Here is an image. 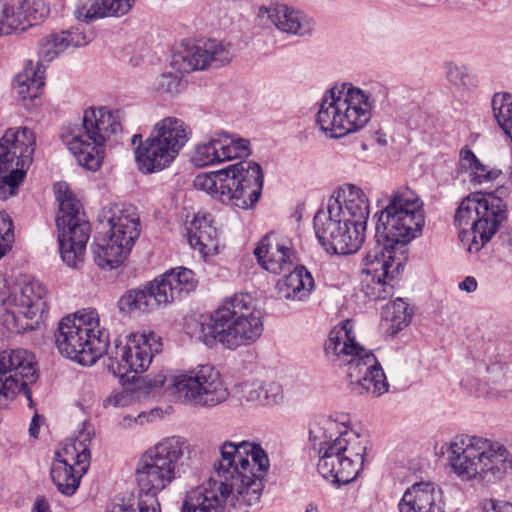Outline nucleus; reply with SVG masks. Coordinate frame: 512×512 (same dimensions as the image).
I'll list each match as a JSON object with an SVG mask.
<instances>
[{"label":"nucleus","mask_w":512,"mask_h":512,"mask_svg":"<svg viewBox=\"0 0 512 512\" xmlns=\"http://www.w3.org/2000/svg\"><path fill=\"white\" fill-rule=\"evenodd\" d=\"M425 224L423 202L415 191L402 186L394 190L376 224L375 245L363 259V276L395 278L403 269L406 244Z\"/></svg>","instance_id":"1"},{"label":"nucleus","mask_w":512,"mask_h":512,"mask_svg":"<svg viewBox=\"0 0 512 512\" xmlns=\"http://www.w3.org/2000/svg\"><path fill=\"white\" fill-rule=\"evenodd\" d=\"M220 459L214 465L219 480L225 487V498L233 506L246 509L260 499L264 479L269 470V459L265 450L255 443L226 441L220 446Z\"/></svg>","instance_id":"2"},{"label":"nucleus","mask_w":512,"mask_h":512,"mask_svg":"<svg viewBox=\"0 0 512 512\" xmlns=\"http://www.w3.org/2000/svg\"><path fill=\"white\" fill-rule=\"evenodd\" d=\"M324 356L332 366L346 369L354 393L380 396L387 392L385 373L373 352L356 341L351 320L330 331L324 343Z\"/></svg>","instance_id":"3"},{"label":"nucleus","mask_w":512,"mask_h":512,"mask_svg":"<svg viewBox=\"0 0 512 512\" xmlns=\"http://www.w3.org/2000/svg\"><path fill=\"white\" fill-rule=\"evenodd\" d=\"M262 312L255 299L237 293L223 300L205 321L195 322L192 336L206 344L217 341L234 350L254 343L263 332Z\"/></svg>","instance_id":"4"},{"label":"nucleus","mask_w":512,"mask_h":512,"mask_svg":"<svg viewBox=\"0 0 512 512\" xmlns=\"http://www.w3.org/2000/svg\"><path fill=\"white\" fill-rule=\"evenodd\" d=\"M123 120L121 109L89 108L81 123L63 126L61 138L81 166L96 171L102 164L105 144L114 145L121 139Z\"/></svg>","instance_id":"5"},{"label":"nucleus","mask_w":512,"mask_h":512,"mask_svg":"<svg viewBox=\"0 0 512 512\" xmlns=\"http://www.w3.org/2000/svg\"><path fill=\"white\" fill-rule=\"evenodd\" d=\"M448 453L450 467L462 481L496 482L512 473V453L498 441L459 435Z\"/></svg>","instance_id":"6"},{"label":"nucleus","mask_w":512,"mask_h":512,"mask_svg":"<svg viewBox=\"0 0 512 512\" xmlns=\"http://www.w3.org/2000/svg\"><path fill=\"white\" fill-rule=\"evenodd\" d=\"M55 343L61 355L90 366L108 351L109 332L95 308H83L61 319Z\"/></svg>","instance_id":"7"},{"label":"nucleus","mask_w":512,"mask_h":512,"mask_svg":"<svg viewBox=\"0 0 512 512\" xmlns=\"http://www.w3.org/2000/svg\"><path fill=\"white\" fill-rule=\"evenodd\" d=\"M373 101L350 83L332 87L322 98L316 123L330 137L340 138L361 130L369 122Z\"/></svg>","instance_id":"8"},{"label":"nucleus","mask_w":512,"mask_h":512,"mask_svg":"<svg viewBox=\"0 0 512 512\" xmlns=\"http://www.w3.org/2000/svg\"><path fill=\"white\" fill-rule=\"evenodd\" d=\"M506 218V205L491 194H471L465 197L455 212L459 239L470 254L478 253L496 234Z\"/></svg>","instance_id":"9"},{"label":"nucleus","mask_w":512,"mask_h":512,"mask_svg":"<svg viewBox=\"0 0 512 512\" xmlns=\"http://www.w3.org/2000/svg\"><path fill=\"white\" fill-rule=\"evenodd\" d=\"M189 447V443L184 438L170 436L148 448L141 455L136 466L139 491L157 496L173 481L180 478L181 461L189 451Z\"/></svg>","instance_id":"10"},{"label":"nucleus","mask_w":512,"mask_h":512,"mask_svg":"<svg viewBox=\"0 0 512 512\" xmlns=\"http://www.w3.org/2000/svg\"><path fill=\"white\" fill-rule=\"evenodd\" d=\"M192 130L182 119L169 116L157 121L137 151V166L151 174L171 166L185 147Z\"/></svg>","instance_id":"11"},{"label":"nucleus","mask_w":512,"mask_h":512,"mask_svg":"<svg viewBox=\"0 0 512 512\" xmlns=\"http://www.w3.org/2000/svg\"><path fill=\"white\" fill-rule=\"evenodd\" d=\"M54 190L59 203L56 225L60 255L68 266L76 268L83 262L91 233L90 223L66 183H57Z\"/></svg>","instance_id":"12"},{"label":"nucleus","mask_w":512,"mask_h":512,"mask_svg":"<svg viewBox=\"0 0 512 512\" xmlns=\"http://www.w3.org/2000/svg\"><path fill=\"white\" fill-rule=\"evenodd\" d=\"M36 136L28 127H14L0 139V199L17 194L33 160Z\"/></svg>","instance_id":"13"},{"label":"nucleus","mask_w":512,"mask_h":512,"mask_svg":"<svg viewBox=\"0 0 512 512\" xmlns=\"http://www.w3.org/2000/svg\"><path fill=\"white\" fill-rule=\"evenodd\" d=\"M92 435V426L84 423L75 437L63 441L55 451L50 475L58 491L65 496L75 494L89 469Z\"/></svg>","instance_id":"14"},{"label":"nucleus","mask_w":512,"mask_h":512,"mask_svg":"<svg viewBox=\"0 0 512 512\" xmlns=\"http://www.w3.org/2000/svg\"><path fill=\"white\" fill-rule=\"evenodd\" d=\"M0 280L3 283V287H0L3 301H0V305L7 311L4 323L10 331L20 333L29 327L27 323H20V316L32 319L47 311V289L39 280L33 279L18 284L11 290L4 276L0 275Z\"/></svg>","instance_id":"15"},{"label":"nucleus","mask_w":512,"mask_h":512,"mask_svg":"<svg viewBox=\"0 0 512 512\" xmlns=\"http://www.w3.org/2000/svg\"><path fill=\"white\" fill-rule=\"evenodd\" d=\"M170 386L180 400L196 406H215L229 395L219 371L208 364L173 376Z\"/></svg>","instance_id":"16"},{"label":"nucleus","mask_w":512,"mask_h":512,"mask_svg":"<svg viewBox=\"0 0 512 512\" xmlns=\"http://www.w3.org/2000/svg\"><path fill=\"white\" fill-rule=\"evenodd\" d=\"M162 349L161 339L154 333H132L127 337L126 343L118 340L110 347L106 354L109 356L111 366L120 381L131 380L130 373L137 375L148 369L155 354Z\"/></svg>","instance_id":"17"},{"label":"nucleus","mask_w":512,"mask_h":512,"mask_svg":"<svg viewBox=\"0 0 512 512\" xmlns=\"http://www.w3.org/2000/svg\"><path fill=\"white\" fill-rule=\"evenodd\" d=\"M37 379L34 355L26 349H5L0 352V408L6 407L18 394L31 401L29 385Z\"/></svg>","instance_id":"18"},{"label":"nucleus","mask_w":512,"mask_h":512,"mask_svg":"<svg viewBox=\"0 0 512 512\" xmlns=\"http://www.w3.org/2000/svg\"><path fill=\"white\" fill-rule=\"evenodd\" d=\"M262 188L263 173L260 165L253 161H240L227 167L220 202L249 209L258 202Z\"/></svg>","instance_id":"19"},{"label":"nucleus","mask_w":512,"mask_h":512,"mask_svg":"<svg viewBox=\"0 0 512 512\" xmlns=\"http://www.w3.org/2000/svg\"><path fill=\"white\" fill-rule=\"evenodd\" d=\"M314 230L324 249L337 255L355 253L365 239L366 226H357L346 218L327 217L316 213L313 219Z\"/></svg>","instance_id":"20"},{"label":"nucleus","mask_w":512,"mask_h":512,"mask_svg":"<svg viewBox=\"0 0 512 512\" xmlns=\"http://www.w3.org/2000/svg\"><path fill=\"white\" fill-rule=\"evenodd\" d=\"M233 56L231 44L209 39L202 44L187 45L174 53L171 65L180 73H189L224 66Z\"/></svg>","instance_id":"21"},{"label":"nucleus","mask_w":512,"mask_h":512,"mask_svg":"<svg viewBox=\"0 0 512 512\" xmlns=\"http://www.w3.org/2000/svg\"><path fill=\"white\" fill-rule=\"evenodd\" d=\"M249 154L250 143L247 139L221 130L195 145L191 162L196 167H206L247 157Z\"/></svg>","instance_id":"22"},{"label":"nucleus","mask_w":512,"mask_h":512,"mask_svg":"<svg viewBox=\"0 0 512 512\" xmlns=\"http://www.w3.org/2000/svg\"><path fill=\"white\" fill-rule=\"evenodd\" d=\"M316 213H325L327 217L346 218L358 227L366 226L369 217V201L360 187L344 184L329 198L327 206Z\"/></svg>","instance_id":"23"},{"label":"nucleus","mask_w":512,"mask_h":512,"mask_svg":"<svg viewBox=\"0 0 512 512\" xmlns=\"http://www.w3.org/2000/svg\"><path fill=\"white\" fill-rule=\"evenodd\" d=\"M254 255L259 265L273 274L290 270L298 262L292 240L276 232L267 233L258 242Z\"/></svg>","instance_id":"24"},{"label":"nucleus","mask_w":512,"mask_h":512,"mask_svg":"<svg viewBox=\"0 0 512 512\" xmlns=\"http://www.w3.org/2000/svg\"><path fill=\"white\" fill-rule=\"evenodd\" d=\"M44 0H22L17 7L0 0V36L25 31L48 14Z\"/></svg>","instance_id":"25"},{"label":"nucleus","mask_w":512,"mask_h":512,"mask_svg":"<svg viewBox=\"0 0 512 512\" xmlns=\"http://www.w3.org/2000/svg\"><path fill=\"white\" fill-rule=\"evenodd\" d=\"M103 219L107 220L110 227L107 237L123 244L130 252L140 235V219L136 208L132 205L114 204L103 212Z\"/></svg>","instance_id":"26"},{"label":"nucleus","mask_w":512,"mask_h":512,"mask_svg":"<svg viewBox=\"0 0 512 512\" xmlns=\"http://www.w3.org/2000/svg\"><path fill=\"white\" fill-rule=\"evenodd\" d=\"M488 381L492 384L489 393L505 397L512 389V378L508 376V363H512L510 343H489L486 348Z\"/></svg>","instance_id":"27"},{"label":"nucleus","mask_w":512,"mask_h":512,"mask_svg":"<svg viewBox=\"0 0 512 512\" xmlns=\"http://www.w3.org/2000/svg\"><path fill=\"white\" fill-rule=\"evenodd\" d=\"M258 15H265L281 32L304 36L312 31V19L305 13L285 3L276 2L259 8Z\"/></svg>","instance_id":"28"},{"label":"nucleus","mask_w":512,"mask_h":512,"mask_svg":"<svg viewBox=\"0 0 512 512\" xmlns=\"http://www.w3.org/2000/svg\"><path fill=\"white\" fill-rule=\"evenodd\" d=\"M400 512H443L441 491L430 481L414 483L399 501Z\"/></svg>","instance_id":"29"},{"label":"nucleus","mask_w":512,"mask_h":512,"mask_svg":"<svg viewBox=\"0 0 512 512\" xmlns=\"http://www.w3.org/2000/svg\"><path fill=\"white\" fill-rule=\"evenodd\" d=\"M93 38V33H86L79 27L60 32H52L39 42L38 56L41 61L50 62L68 49L87 45Z\"/></svg>","instance_id":"30"},{"label":"nucleus","mask_w":512,"mask_h":512,"mask_svg":"<svg viewBox=\"0 0 512 512\" xmlns=\"http://www.w3.org/2000/svg\"><path fill=\"white\" fill-rule=\"evenodd\" d=\"M236 395L241 403L255 407H274L283 403L284 391L276 381H246L236 388Z\"/></svg>","instance_id":"31"},{"label":"nucleus","mask_w":512,"mask_h":512,"mask_svg":"<svg viewBox=\"0 0 512 512\" xmlns=\"http://www.w3.org/2000/svg\"><path fill=\"white\" fill-rule=\"evenodd\" d=\"M224 494L221 483L207 481L187 493L181 512H223L228 500Z\"/></svg>","instance_id":"32"},{"label":"nucleus","mask_w":512,"mask_h":512,"mask_svg":"<svg viewBox=\"0 0 512 512\" xmlns=\"http://www.w3.org/2000/svg\"><path fill=\"white\" fill-rule=\"evenodd\" d=\"M160 290L159 298L163 297L165 305L194 291L197 286L194 272L185 267H177L154 279Z\"/></svg>","instance_id":"33"},{"label":"nucleus","mask_w":512,"mask_h":512,"mask_svg":"<svg viewBox=\"0 0 512 512\" xmlns=\"http://www.w3.org/2000/svg\"><path fill=\"white\" fill-rule=\"evenodd\" d=\"M319 453L318 472L337 487L352 482L358 476L360 471L353 466V461L348 458H343L334 451H330L324 444H321Z\"/></svg>","instance_id":"34"},{"label":"nucleus","mask_w":512,"mask_h":512,"mask_svg":"<svg viewBox=\"0 0 512 512\" xmlns=\"http://www.w3.org/2000/svg\"><path fill=\"white\" fill-rule=\"evenodd\" d=\"M219 231L214 226V220L210 214L198 213L188 227V242L194 250H198L203 256L218 253Z\"/></svg>","instance_id":"35"},{"label":"nucleus","mask_w":512,"mask_h":512,"mask_svg":"<svg viewBox=\"0 0 512 512\" xmlns=\"http://www.w3.org/2000/svg\"><path fill=\"white\" fill-rule=\"evenodd\" d=\"M136 0H78L74 16L81 21H91L105 17L126 15Z\"/></svg>","instance_id":"36"},{"label":"nucleus","mask_w":512,"mask_h":512,"mask_svg":"<svg viewBox=\"0 0 512 512\" xmlns=\"http://www.w3.org/2000/svg\"><path fill=\"white\" fill-rule=\"evenodd\" d=\"M330 451L353 461V466L361 471L366 455L367 440L353 430H345L331 442L323 443Z\"/></svg>","instance_id":"37"},{"label":"nucleus","mask_w":512,"mask_h":512,"mask_svg":"<svg viewBox=\"0 0 512 512\" xmlns=\"http://www.w3.org/2000/svg\"><path fill=\"white\" fill-rule=\"evenodd\" d=\"M160 290L155 280L143 288L127 291L119 300V308L122 311L149 312L159 306H166L163 297L159 298Z\"/></svg>","instance_id":"38"},{"label":"nucleus","mask_w":512,"mask_h":512,"mask_svg":"<svg viewBox=\"0 0 512 512\" xmlns=\"http://www.w3.org/2000/svg\"><path fill=\"white\" fill-rule=\"evenodd\" d=\"M45 68L38 62L28 61L22 72L16 76V93L24 102L30 100L34 102L39 98L41 89L45 84Z\"/></svg>","instance_id":"39"},{"label":"nucleus","mask_w":512,"mask_h":512,"mask_svg":"<svg viewBox=\"0 0 512 512\" xmlns=\"http://www.w3.org/2000/svg\"><path fill=\"white\" fill-rule=\"evenodd\" d=\"M279 293L285 299L304 300L314 288V279L304 266H295L293 271L278 283Z\"/></svg>","instance_id":"40"},{"label":"nucleus","mask_w":512,"mask_h":512,"mask_svg":"<svg viewBox=\"0 0 512 512\" xmlns=\"http://www.w3.org/2000/svg\"><path fill=\"white\" fill-rule=\"evenodd\" d=\"M92 252L96 265L108 270L120 266L130 253L123 244H118L107 236L95 237Z\"/></svg>","instance_id":"41"},{"label":"nucleus","mask_w":512,"mask_h":512,"mask_svg":"<svg viewBox=\"0 0 512 512\" xmlns=\"http://www.w3.org/2000/svg\"><path fill=\"white\" fill-rule=\"evenodd\" d=\"M458 171L467 173L474 184L493 182L501 175V170L482 164L467 146L460 150Z\"/></svg>","instance_id":"42"},{"label":"nucleus","mask_w":512,"mask_h":512,"mask_svg":"<svg viewBox=\"0 0 512 512\" xmlns=\"http://www.w3.org/2000/svg\"><path fill=\"white\" fill-rule=\"evenodd\" d=\"M395 278L382 276H363L361 279V291L366 298L372 301L385 300L393 296Z\"/></svg>","instance_id":"43"},{"label":"nucleus","mask_w":512,"mask_h":512,"mask_svg":"<svg viewBox=\"0 0 512 512\" xmlns=\"http://www.w3.org/2000/svg\"><path fill=\"white\" fill-rule=\"evenodd\" d=\"M227 177V167L211 173H200L194 179V187L210 194L220 201V192Z\"/></svg>","instance_id":"44"},{"label":"nucleus","mask_w":512,"mask_h":512,"mask_svg":"<svg viewBox=\"0 0 512 512\" xmlns=\"http://www.w3.org/2000/svg\"><path fill=\"white\" fill-rule=\"evenodd\" d=\"M445 73L448 82L457 89L471 90L478 84L476 77L469 72L466 66L449 62L445 65Z\"/></svg>","instance_id":"45"},{"label":"nucleus","mask_w":512,"mask_h":512,"mask_svg":"<svg viewBox=\"0 0 512 512\" xmlns=\"http://www.w3.org/2000/svg\"><path fill=\"white\" fill-rule=\"evenodd\" d=\"M383 313L384 318L390 322V328L393 333L407 326L411 320L408 305L402 299H397L387 304Z\"/></svg>","instance_id":"46"},{"label":"nucleus","mask_w":512,"mask_h":512,"mask_svg":"<svg viewBox=\"0 0 512 512\" xmlns=\"http://www.w3.org/2000/svg\"><path fill=\"white\" fill-rule=\"evenodd\" d=\"M166 375L163 373L156 374L154 376L140 377L137 375H131L132 384L139 391H143L145 394L154 393L158 389L162 388L166 382Z\"/></svg>","instance_id":"47"},{"label":"nucleus","mask_w":512,"mask_h":512,"mask_svg":"<svg viewBox=\"0 0 512 512\" xmlns=\"http://www.w3.org/2000/svg\"><path fill=\"white\" fill-rule=\"evenodd\" d=\"M13 243V222L8 215L0 213V259L11 250Z\"/></svg>","instance_id":"48"},{"label":"nucleus","mask_w":512,"mask_h":512,"mask_svg":"<svg viewBox=\"0 0 512 512\" xmlns=\"http://www.w3.org/2000/svg\"><path fill=\"white\" fill-rule=\"evenodd\" d=\"M123 388L120 391H114L108 398L107 403L115 407H124L129 405L135 399V392L139 390L134 387L132 381H127V378L120 381Z\"/></svg>","instance_id":"49"},{"label":"nucleus","mask_w":512,"mask_h":512,"mask_svg":"<svg viewBox=\"0 0 512 512\" xmlns=\"http://www.w3.org/2000/svg\"><path fill=\"white\" fill-rule=\"evenodd\" d=\"M180 85L181 81L177 75H173L171 73H164L159 77L156 89L160 93L173 95L179 92Z\"/></svg>","instance_id":"50"},{"label":"nucleus","mask_w":512,"mask_h":512,"mask_svg":"<svg viewBox=\"0 0 512 512\" xmlns=\"http://www.w3.org/2000/svg\"><path fill=\"white\" fill-rule=\"evenodd\" d=\"M485 510L493 512H512V504L506 501L489 499L484 503Z\"/></svg>","instance_id":"51"},{"label":"nucleus","mask_w":512,"mask_h":512,"mask_svg":"<svg viewBox=\"0 0 512 512\" xmlns=\"http://www.w3.org/2000/svg\"><path fill=\"white\" fill-rule=\"evenodd\" d=\"M459 288L469 293L474 292L477 289V281L474 277L467 276L459 283Z\"/></svg>","instance_id":"52"},{"label":"nucleus","mask_w":512,"mask_h":512,"mask_svg":"<svg viewBox=\"0 0 512 512\" xmlns=\"http://www.w3.org/2000/svg\"><path fill=\"white\" fill-rule=\"evenodd\" d=\"M31 512H51L50 505L44 497H38Z\"/></svg>","instance_id":"53"},{"label":"nucleus","mask_w":512,"mask_h":512,"mask_svg":"<svg viewBox=\"0 0 512 512\" xmlns=\"http://www.w3.org/2000/svg\"><path fill=\"white\" fill-rule=\"evenodd\" d=\"M106 512H134V508L126 503H114L107 507Z\"/></svg>","instance_id":"54"},{"label":"nucleus","mask_w":512,"mask_h":512,"mask_svg":"<svg viewBox=\"0 0 512 512\" xmlns=\"http://www.w3.org/2000/svg\"><path fill=\"white\" fill-rule=\"evenodd\" d=\"M131 143L133 146H135L134 154H135V161L137 162V151L142 145H144V141L142 140V135L134 134L131 138Z\"/></svg>","instance_id":"55"},{"label":"nucleus","mask_w":512,"mask_h":512,"mask_svg":"<svg viewBox=\"0 0 512 512\" xmlns=\"http://www.w3.org/2000/svg\"><path fill=\"white\" fill-rule=\"evenodd\" d=\"M38 430H39V426L36 423L35 418H33L32 422L30 424V428H29L30 435L33 437H36L38 435Z\"/></svg>","instance_id":"56"},{"label":"nucleus","mask_w":512,"mask_h":512,"mask_svg":"<svg viewBox=\"0 0 512 512\" xmlns=\"http://www.w3.org/2000/svg\"><path fill=\"white\" fill-rule=\"evenodd\" d=\"M305 512H318V508H317V506H315V505H313V504H309V505L306 507Z\"/></svg>","instance_id":"57"},{"label":"nucleus","mask_w":512,"mask_h":512,"mask_svg":"<svg viewBox=\"0 0 512 512\" xmlns=\"http://www.w3.org/2000/svg\"><path fill=\"white\" fill-rule=\"evenodd\" d=\"M0 284L3 286V283H2V281H1V280H0ZM0 293H2V292L0 291ZM2 297H3V294H0V301H3V298H2Z\"/></svg>","instance_id":"58"},{"label":"nucleus","mask_w":512,"mask_h":512,"mask_svg":"<svg viewBox=\"0 0 512 512\" xmlns=\"http://www.w3.org/2000/svg\"><path fill=\"white\" fill-rule=\"evenodd\" d=\"M510 244H511V246H512V239L510 240Z\"/></svg>","instance_id":"59"}]
</instances>
